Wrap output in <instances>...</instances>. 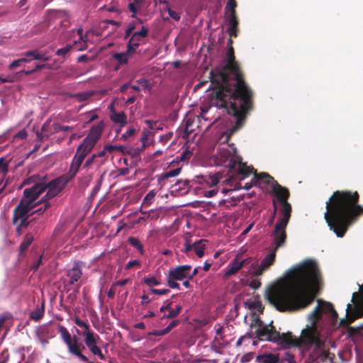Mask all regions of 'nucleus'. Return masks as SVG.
<instances>
[{
    "instance_id": "obj_13",
    "label": "nucleus",
    "mask_w": 363,
    "mask_h": 363,
    "mask_svg": "<svg viewBox=\"0 0 363 363\" xmlns=\"http://www.w3.org/2000/svg\"><path fill=\"white\" fill-rule=\"evenodd\" d=\"M58 123L48 119L42 125L40 131L37 132V137L40 140H55L54 135L58 133Z\"/></svg>"
},
{
    "instance_id": "obj_39",
    "label": "nucleus",
    "mask_w": 363,
    "mask_h": 363,
    "mask_svg": "<svg viewBox=\"0 0 363 363\" xmlns=\"http://www.w3.org/2000/svg\"><path fill=\"white\" fill-rule=\"evenodd\" d=\"M149 30L147 27L143 26L139 31H135L133 33L132 37L130 39L137 41L136 38L140 37V38H146L148 35Z\"/></svg>"
},
{
    "instance_id": "obj_35",
    "label": "nucleus",
    "mask_w": 363,
    "mask_h": 363,
    "mask_svg": "<svg viewBox=\"0 0 363 363\" xmlns=\"http://www.w3.org/2000/svg\"><path fill=\"white\" fill-rule=\"evenodd\" d=\"M155 196H156V191L154 189L150 191L146 194L145 198L143 199L142 205H145V206H150V205H151L152 203L154 201V199H155Z\"/></svg>"
},
{
    "instance_id": "obj_58",
    "label": "nucleus",
    "mask_w": 363,
    "mask_h": 363,
    "mask_svg": "<svg viewBox=\"0 0 363 363\" xmlns=\"http://www.w3.org/2000/svg\"><path fill=\"white\" fill-rule=\"evenodd\" d=\"M254 226V223H252L250 224H249L246 228L242 232V233L240 234V237H244L245 236L252 228V227Z\"/></svg>"
},
{
    "instance_id": "obj_61",
    "label": "nucleus",
    "mask_w": 363,
    "mask_h": 363,
    "mask_svg": "<svg viewBox=\"0 0 363 363\" xmlns=\"http://www.w3.org/2000/svg\"><path fill=\"white\" fill-rule=\"evenodd\" d=\"M130 87V83L128 82V83H125V84H123V85H121L119 89V91L121 93H125L126 91V90Z\"/></svg>"
},
{
    "instance_id": "obj_38",
    "label": "nucleus",
    "mask_w": 363,
    "mask_h": 363,
    "mask_svg": "<svg viewBox=\"0 0 363 363\" xmlns=\"http://www.w3.org/2000/svg\"><path fill=\"white\" fill-rule=\"evenodd\" d=\"M145 284H146L150 289H153V286H158L160 284V281L154 276H149L145 277L143 279Z\"/></svg>"
},
{
    "instance_id": "obj_24",
    "label": "nucleus",
    "mask_w": 363,
    "mask_h": 363,
    "mask_svg": "<svg viewBox=\"0 0 363 363\" xmlns=\"http://www.w3.org/2000/svg\"><path fill=\"white\" fill-rule=\"evenodd\" d=\"M55 335V330L51 325L45 324L39 326L36 330V336H43L52 338Z\"/></svg>"
},
{
    "instance_id": "obj_14",
    "label": "nucleus",
    "mask_w": 363,
    "mask_h": 363,
    "mask_svg": "<svg viewBox=\"0 0 363 363\" xmlns=\"http://www.w3.org/2000/svg\"><path fill=\"white\" fill-rule=\"evenodd\" d=\"M99 340V336L97 334H95L94 332H87L86 333L85 336H84V342L86 346L89 348V351L94 355L98 356L101 360H104L105 356L97 345Z\"/></svg>"
},
{
    "instance_id": "obj_34",
    "label": "nucleus",
    "mask_w": 363,
    "mask_h": 363,
    "mask_svg": "<svg viewBox=\"0 0 363 363\" xmlns=\"http://www.w3.org/2000/svg\"><path fill=\"white\" fill-rule=\"evenodd\" d=\"M44 314V303H43L40 307H37L34 311H33L30 317L31 319L38 321L39 320Z\"/></svg>"
},
{
    "instance_id": "obj_64",
    "label": "nucleus",
    "mask_w": 363,
    "mask_h": 363,
    "mask_svg": "<svg viewBox=\"0 0 363 363\" xmlns=\"http://www.w3.org/2000/svg\"><path fill=\"white\" fill-rule=\"evenodd\" d=\"M128 281V279H121L115 282L113 286H124L125 285Z\"/></svg>"
},
{
    "instance_id": "obj_19",
    "label": "nucleus",
    "mask_w": 363,
    "mask_h": 363,
    "mask_svg": "<svg viewBox=\"0 0 363 363\" xmlns=\"http://www.w3.org/2000/svg\"><path fill=\"white\" fill-rule=\"evenodd\" d=\"M82 265V263L80 261H74L72 267L67 271V276L69 278V284L73 285L81 279Z\"/></svg>"
},
{
    "instance_id": "obj_26",
    "label": "nucleus",
    "mask_w": 363,
    "mask_h": 363,
    "mask_svg": "<svg viewBox=\"0 0 363 363\" xmlns=\"http://www.w3.org/2000/svg\"><path fill=\"white\" fill-rule=\"evenodd\" d=\"M256 361L258 363H277L279 357L272 353L262 354L257 356Z\"/></svg>"
},
{
    "instance_id": "obj_54",
    "label": "nucleus",
    "mask_w": 363,
    "mask_h": 363,
    "mask_svg": "<svg viewBox=\"0 0 363 363\" xmlns=\"http://www.w3.org/2000/svg\"><path fill=\"white\" fill-rule=\"evenodd\" d=\"M140 263L139 260H138V259L130 260L126 264L125 269H128L131 268L133 266H140Z\"/></svg>"
},
{
    "instance_id": "obj_15",
    "label": "nucleus",
    "mask_w": 363,
    "mask_h": 363,
    "mask_svg": "<svg viewBox=\"0 0 363 363\" xmlns=\"http://www.w3.org/2000/svg\"><path fill=\"white\" fill-rule=\"evenodd\" d=\"M251 261L252 259L250 257L241 259V256L240 255H237L225 267L224 269V276L225 277H229L237 274L242 267L249 264Z\"/></svg>"
},
{
    "instance_id": "obj_42",
    "label": "nucleus",
    "mask_w": 363,
    "mask_h": 363,
    "mask_svg": "<svg viewBox=\"0 0 363 363\" xmlns=\"http://www.w3.org/2000/svg\"><path fill=\"white\" fill-rule=\"evenodd\" d=\"M93 94L94 93L91 91L80 92L76 94L75 97L79 101H84L88 100L91 96H93Z\"/></svg>"
},
{
    "instance_id": "obj_2",
    "label": "nucleus",
    "mask_w": 363,
    "mask_h": 363,
    "mask_svg": "<svg viewBox=\"0 0 363 363\" xmlns=\"http://www.w3.org/2000/svg\"><path fill=\"white\" fill-rule=\"evenodd\" d=\"M308 323L302 329L300 340L295 341L289 334L279 333L273 326H259L256 330L257 337L261 341L277 343L284 347L298 344L304 351L314 352L325 350L329 335L340 326L348 324L345 318L337 321V313L330 303L318 301L314 310L308 315Z\"/></svg>"
},
{
    "instance_id": "obj_56",
    "label": "nucleus",
    "mask_w": 363,
    "mask_h": 363,
    "mask_svg": "<svg viewBox=\"0 0 363 363\" xmlns=\"http://www.w3.org/2000/svg\"><path fill=\"white\" fill-rule=\"evenodd\" d=\"M7 185V181L4 179L3 175H0V194L4 190Z\"/></svg>"
},
{
    "instance_id": "obj_29",
    "label": "nucleus",
    "mask_w": 363,
    "mask_h": 363,
    "mask_svg": "<svg viewBox=\"0 0 363 363\" xmlns=\"http://www.w3.org/2000/svg\"><path fill=\"white\" fill-rule=\"evenodd\" d=\"M57 327H58L61 337L63 340V341L65 342V343L67 345H70L71 342L73 341V338L72 337L69 331L63 325H58Z\"/></svg>"
},
{
    "instance_id": "obj_59",
    "label": "nucleus",
    "mask_w": 363,
    "mask_h": 363,
    "mask_svg": "<svg viewBox=\"0 0 363 363\" xmlns=\"http://www.w3.org/2000/svg\"><path fill=\"white\" fill-rule=\"evenodd\" d=\"M134 24H129L125 32V38H128L134 30Z\"/></svg>"
},
{
    "instance_id": "obj_30",
    "label": "nucleus",
    "mask_w": 363,
    "mask_h": 363,
    "mask_svg": "<svg viewBox=\"0 0 363 363\" xmlns=\"http://www.w3.org/2000/svg\"><path fill=\"white\" fill-rule=\"evenodd\" d=\"M139 130L138 127L130 126L126 131L121 136V140L124 142H128L130 138Z\"/></svg>"
},
{
    "instance_id": "obj_46",
    "label": "nucleus",
    "mask_w": 363,
    "mask_h": 363,
    "mask_svg": "<svg viewBox=\"0 0 363 363\" xmlns=\"http://www.w3.org/2000/svg\"><path fill=\"white\" fill-rule=\"evenodd\" d=\"M28 136V133L25 129H23L13 135V140H23Z\"/></svg>"
},
{
    "instance_id": "obj_45",
    "label": "nucleus",
    "mask_w": 363,
    "mask_h": 363,
    "mask_svg": "<svg viewBox=\"0 0 363 363\" xmlns=\"http://www.w3.org/2000/svg\"><path fill=\"white\" fill-rule=\"evenodd\" d=\"M58 133L62 132L64 134H66L67 133L73 132L74 130V126L71 125H62L60 123H58Z\"/></svg>"
},
{
    "instance_id": "obj_48",
    "label": "nucleus",
    "mask_w": 363,
    "mask_h": 363,
    "mask_svg": "<svg viewBox=\"0 0 363 363\" xmlns=\"http://www.w3.org/2000/svg\"><path fill=\"white\" fill-rule=\"evenodd\" d=\"M96 159V156L94 155H92L90 157H89L84 162L83 167L84 168H89L92 164H94V161Z\"/></svg>"
},
{
    "instance_id": "obj_32",
    "label": "nucleus",
    "mask_w": 363,
    "mask_h": 363,
    "mask_svg": "<svg viewBox=\"0 0 363 363\" xmlns=\"http://www.w3.org/2000/svg\"><path fill=\"white\" fill-rule=\"evenodd\" d=\"M140 43L138 41H135L130 38L127 44V49L125 52L130 57L138 48Z\"/></svg>"
},
{
    "instance_id": "obj_60",
    "label": "nucleus",
    "mask_w": 363,
    "mask_h": 363,
    "mask_svg": "<svg viewBox=\"0 0 363 363\" xmlns=\"http://www.w3.org/2000/svg\"><path fill=\"white\" fill-rule=\"evenodd\" d=\"M217 344H219L218 341L217 340V338L215 337L213 342V345H211V348H212V350L216 352V353H218L220 354V350L217 347Z\"/></svg>"
},
{
    "instance_id": "obj_4",
    "label": "nucleus",
    "mask_w": 363,
    "mask_h": 363,
    "mask_svg": "<svg viewBox=\"0 0 363 363\" xmlns=\"http://www.w3.org/2000/svg\"><path fill=\"white\" fill-rule=\"evenodd\" d=\"M86 156L76 150L67 173L49 182L41 181L38 176H32L24 181V184H33L23 190V196L13 211V223L21 234L23 228L35 219L30 217L42 214L50 206L49 200L56 196L79 171Z\"/></svg>"
},
{
    "instance_id": "obj_52",
    "label": "nucleus",
    "mask_w": 363,
    "mask_h": 363,
    "mask_svg": "<svg viewBox=\"0 0 363 363\" xmlns=\"http://www.w3.org/2000/svg\"><path fill=\"white\" fill-rule=\"evenodd\" d=\"M283 359L286 361L288 363H296L294 354L290 352H286L285 357Z\"/></svg>"
},
{
    "instance_id": "obj_40",
    "label": "nucleus",
    "mask_w": 363,
    "mask_h": 363,
    "mask_svg": "<svg viewBox=\"0 0 363 363\" xmlns=\"http://www.w3.org/2000/svg\"><path fill=\"white\" fill-rule=\"evenodd\" d=\"M74 323L77 325L79 327H82L84 328V330L82 332V336H85L86 333H92V331L90 330L89 325L84 322V320L79 319V318H75Z\"/></svg>"
},
{
    "instance_id": "obj_33",
    "label": "nucleus",
    "mask_w": 363,
    "mask_h": 363,
    "mask_svg": "<svg viewBox=\"0 0 363 363\" xmlns=\"http://www.w3.org/2000/svg\"><path fill=\"white\" fill-rule=\"evenodd\" d=\"M113 59L117 60L118 65H126L128 62L129 56L125 52H116L113 55Z\"/></svg>"
},
{
    "instance_id": "obj_25",
    "label": "nucleus",
    "mask_w": 363,
    "mask_h": 363,
    "mask_svg": "<svg viewBox=\"0 0 363 363\" xmlns=\"http://www.w3.org/2000/svg\"><path fill=\"white\" fill-rule=\"evenodd\" d=\"M266 173H262V174H255V176H254V178L252 181L251 183H246L245 185V189L248 190L250 189L252 186V184L255 185V186H257L259 188H262V184H267L269 186V189H271V182L269 184H267L266 182H264V181L263 179H262L261 178L263 177V174H265ZM271 191V189H269V191Z\"/></svg>"
},
{
    "instance_id": "obj_12",
    "label": "nucleus",
    "mask_w": 363,
    "mask_h": 363,
    "mask_svg": "<svg viewBox=\"0 0 363 363\" xmlns=\"http://www.w3.org/2000/svg\"><path fill=\"white\" fill-rule=\"evenodd\" d=\"M23 57L13 61L9 66V69L19 67L22 63L30 62L32 60H40L46 62L49 60V57L45 52L38 50H28L22 54Z\"/></svg>"
},
{
    "instance_id": "obj_55",
    "label": "nucleus",
    "mask_w": 363,
    "mask_h": 363,
    "mask_svg": "<svg viewBox=\"0 0 363 363\" xmlns=\"http://www.w3.org/2000/svg\"><path fill=\"white\" fill-rule=\"evenodd\" d=\"M145 124L147 125L149 129L155 130L157 129V122L151 120H145Z\"/></svg>"
},
{
    "instance_id": "obj_44",
    "label": "nucleus",
    "mask_w": 363,
    "mask_h": 363,
    "mask_svg": "<svg viewBox=\"0 0 363 363\" xmlns=\"http://www.w3.org/2000/svg\"><path fill=\"white\" fill-rule=\"evenodd\" d=\"M72 48V45H67L66 46L58 49L56 51V55L58 56H61L65 57L66 55L69 52V50Z\"/></svg>"
},
{
    "instance_id": "obj_21",
    "label": "nucleus",
    "mask_w": 363,
    "mask_h": 363,
    "mask_svg": "<svg viewBox=\"0 0 363 363\" xmlns=\"http://www.w3.org/2000/svg\"><path fill=\"white\" fill-rule=\"evenodd\" d=\"M96 143L97 141L86 135L76 150L87 156L91 152Z\"/></svg>"
},
{
    "instance_id": "obj_23",
    "label": "nucleus",
    "mask_w": 363,
    "mask_h": 363,
    "mask_svg": "<svg viewBox=\"0 0 363 363\" xmlns=\"http://www.w3.org/2000/svg\"><path fill=\"white\" fill-rule=\"evenodd\" d=\"M104 128V123L103 121H101L99 123H98L95 125H93L90 128L87 136L98 142V140L101 137Z\"/></svg>"
},
{
    "instance_id": "obj_22",
    "label": "nucleus",
    "mask_w": 363,
    "mask_h": 363,
    "mask_svg": "<svg viewBox=\"0 0 363 363\" xmlns=\"http://www.w3.org/2000/svg\"><path fill=\"white\" fill-rule=\"evenodd\" d=\"M77 33L79 35L78 40L74 41L73 45H72L77 51H82L87 48V36L86 35H83V29L79 28L77 30Z\"/></svg>"
},
{
    "instance_id": "obj_37",
    "label": "nucleus",
    "mask_w": 363,
    "mask_h": 363,
    "mask_svg": "<svg viewBox=\"0 0 363 363\" xmlns=\"http://www.w3.org/2000/svg\"><path fill=\"white\" fill-rule=\"evenodd\" d=\"M128 241L131 246L137 248L141 254L143 253V245L138 238L130 236L128 238Z\"/></svg>"
},
{
    "instance_id": "obj_51",
    "label": "nucleus",
    "mask_w": 363,
    "mask_h": 363,
    "mask_svg": "<svg viewBox=\"0 0 363 363\" xmlns=\"http://www.w3.org/2000/svg\"><path fill=\"white\" fill-rule=\"evenodd\" d=\"M150 135V132L147 130L144 129L142 132L140 140L143 142V143L145 144L146 141L148 140L149 136Z\"/></svg>"
},
{
    "instance_id": "obj_6",
    "label": "nucleus",
    "mask_w": 363,
    "mask_h": 363,
    "mask_svg": "<svg viewBox=\"0 0 363 363\" xmlns=\"http://www.w3.org/2000/svg\"><path fill=\"white\" fill-rule=\"evenodd\" d=\"M264 182L269 184L271 182L270 193L274 195L279 200L281 208L279 211L280 216L278 218L274 228L272 232V236H277L283 239H286V228L291 217V206L287 202L289 196V192L287 189L281 186L269 174H263L261 178Z\"/></svg>"
},
{
    "instance_id": "obj_16",
    "label": "nucleus",
    "mask_w": 363,
    "mask_h": 363,
    "mask_svg": "<svg viewBox=\"0 0 363 363\" xmlns=\"http://www.w3.org/2000/svg\"><path fill=\"white\" fill-rule=\"evenodd\" d=\"M194 183L189 180H178L170 187V193L174 196H183L191 191Z\"/></svg>"
},
{
    "instance_id": "obj_1",
    "label": "nucleus",
    "mask_w": 363,
    "mask_h": 363,
    "mask_svg": "<svg viewBox=\"0 0 363 363\" xmlns=\"http://www.w3.org/2000/svg\"><path fill=\"white\" fill-rule=\"evenodd\" d=\"M251 96L252 92L246 84L238 80L233 92L228 99L229 101L224 98L220 103L217 102L209 106L202 105L200 108L201 113L198 116L200 123H201V118L209 122L206 125L207 128L215 123L220 124L228 121L236 123L235 125H232L218 133L216 138L218 151L214 155L213 162L215 165L225 167L228 170H232L238 166L239 172L244 176L251 174L253 168L242 162L241 157L236 153L234 144H229L228 140L230 136L242 126L245 114L251 106Z\"/></svg>"
},
{
    "instance_id": "obj_5",
    "label": "nucleus",
    "mask_w": 363,
    "mask_h": 363,
    "mask_svg": "<svg viewBox=\"0 0 363 363\" xmlns=\"http://www.w3.org/2000/svg\"><path fill=\"white\" fill-rule=\"evenodd\" d=\"M358 194L335 191L326 202L324 218L330 230L342 238L354 218L363 213V206L357 205Z\"/></svg>"
},
{
    "instance_id": "obj_36",
    "label": "nucleus",
    "mask_w": 363,
    "mask_h": 363,
    "mask_svg": "<svg viewBox=\"0 0 363 363\" xmlns=\"http://www.w3.org/2000/svg\"><path fill=\"white\" fill-rule=\"evenodd\" d=\"M33 241V235L31 234H27L20 245V250L21 252L25 251L28 247V246L32 243Z\"/></svg>"
},
{
    "instance_id": "obj_11",
    "label": "nucleus",
    "mask_w": 363,
    "mask_h": 363,
    "mask_svg": "<svg viewBox=\"0 0 363 363\" xmlns=\"http://www.w3.org/2000/svg\"><path fill=\"white\" fill-rule=\"evenodd\" d=\"M237 3L235 0H228L224 9L225 21L227 26L226 31L230 38L238 35V21L235 15Z\"/></svg>"
},
{
    "instance_id": "obj_49",
    "label": "nucleus",
    "mask_w": 363,
    "mask_h": 363,
    "mask_svg": "<svg viewBox=\"0 0 363 363\" xmlns=\"http://www.w3.org/2000/svg\"><path fill=\"white\" fill-rule=\"evenodd\" d=\"M150 291L154 294L162 296L167 294L170 291L169 289H150Z\"/></svg>"
},
{
    "instance_id": "obj_7",
    "label": "nucleus",
    "mask_w": 363,
    "mask_h": 363,
    "mask_svg": "<svg viewBox=\"0 0 363 363\" xmlns=\"http://www.w3.org/2000/svg\"><path fill=\"white\" fill-rule=\"evenodd\" d=\"M225 62L226 63L225 66V69H226V71H220L216 76H214L212 72L210 73L211 82L216 83L217 87L220 91L224 89L228 86V75L226 72L227 71L233 74L237 77L236 84L235 86L237 85V82L238 80L244 82L238 77V67L236 62L235 61L234 51L233 48L232 46L228 48L225 56Z\"/></svg>"
},
{
    "instance_id": "obj_57",
    "label": "nucleus",
    "mask_w": 363,
    "mask_h": 363,
    "mask_svg": "<svg viewBox=\"0 0 363 363\" xmlns=\"http://www.w3.org/2000/svg\"><path fill=\"white\" fill-rule=\"evenodd\" d=\"M193 247H194L193 244H191L189 240H186L184 244V252L186 253H188L189 252H190L192 250Z\"/></svg>"
},
{
    "instance_id": "obj_50",
    "label": "nucleus",
    "mask_w": 363,
    "mask_h": 363,
    "mask_svg": "<svg viewBox=\"0 0 363 363\" xmlns=\"http://www.w3.org/2000/svg\"><path fill=\"white\" fill-rule=\"evenodd\" d=\"M249 286L252 289H257L261 286V282L258 279H252L250 281Z\"/></svg>"
},
{
    "instance_id": "obj_47",
    "label": "nucleus",
    "mask_w": 363,
    "mask_h": 363,
    "mask_svg": "<svg viewBox=\"0 0 363 363\" xmlns=\"http://www.w3.org/2000/svg\"><path fill=\"white\" fill-rule=\"evenodd\" d=\"M167 11L168 12V14L169 16L173 18L174 20L179 21L181 18V15L179 13L176 12L173 10H172L169 7L167 8Z\"/></svg>"
},
{
    "instance_id": "obj_41",
    "label": "nucleus",
    "mask_w": 363,
    "mask_h": 363,
    "mask_svg": "<svg viewBox=\"0 0 363 363\" xmlns=\"http://www.w3.org/2000/svg\"><path fill=\"white\" fill-rule=\"evenodd\" d=\"M182 306L177 305L174 308H172L169 311L168 314L164 315V317H166L167 318H174L179 314V313L182 311Z\"/></svg>"
},
{
    "instance_id": "obj_27",
    "label": "nucleus",
    "mask_w": 363,
    "mask_h": 363,
    "mask_svg": "<svg viewBox=\"0 0 363 363\" xmlns=\"http://www.w3.org/2000/svg\"><path fill=\"white\" fill-rule=\"evenodd\" d=\"M245 305L250 310H255L259 313L263 311L262 302L258 298L247 300L245 302Z\"/></svg>"
},
{
    "instance_id": "obj_20",
    "label": "nucleus",
    "mask_w": 363,
    "mask_h": 363,
    "mask_svg": "<svg viewBox=\"0 0 363 363\" xmlns=\"http://www.w3.org/2000/svg\"><path fill=\"white\" fill-rule=\"evenodd\" d=\"M182 170V167H177L173 169H170L167 171L161 174H158L156 176L157 181L160 187L164 186L167 183L169 182L170 178H174L177 177Z\"/></svg>"
},
{
    "instance_id": "obj_63",
    "label": "nucleus",
    "mask_w": 363,
    "mask_h": 363,
    "mask_svg": "<svg viewBox=\"0 0 363 363\" xmlns=\"http://www.w3.org/2000/svg\"><path fill=\"white\" fill-rule=\"evenodd\" d=\"M136 99V96L135 95H131L128 97V99L125 100V104L129 105L131 104H133Z\"/></svg>"
},
{
    "instance_id": "obj_3",
    "label": "nucleus",
    "mask_w": 363,
    "mask_h": 363,
    "mask_svg": "<svg viewBox=\"0 0 363 363\" xmlns=\"http://www.w3.org/2000/svg\"><path fill=\"white\" fill-rule=\"evenodd\" d=\"M320 282L316 262L306 259L288 269L284 278L267 289L265 297L279 311H295L313 301Z\"/></svg>"
},
{
    "instance_id": "obj_53",
    "label": "nucleus",
    "mask_w": 363,
    "mask_h": 363,
    "mask_svg": "<svg viewBox=\"0 0 363 363\" xmlns=\"http://www.w3.org/2000/svg\"><path fill=\"white\" fill-rule=\"evenodd\" d=\"M136 82L138 84L141 85L144 89H149L148 82L145 78H140Z\"/></svg>"
},
{
    "instance_id": "obj_18",
    "label": "nucleus",
    "mask_w": 363,
    "mask_h": 363,
    "mask_svg": "<svg viewBox=\"0 0 363 363\" xmlns=\"http://www.w3.org/2000/svg\"><path fill=\"white\" fill-rule=\"evenodd\" d=\"M69 352L75 357H77L81 362L84 363H93L89 362L86 356L82 353V350L85 349V347L82 344L79 343L76 337H73V341L71 342L70 345H67Z\"/></svg>"
},
{
    "instance_id": "obj_62",
    "label": "nucleus",
    "mask_w": 363,
    "mask_h": 363,
    "mask_svg": "<svg viewBox=\"0 0 363 363\" xmlns=\"http://www.w3.org/2000/svg\"><path fill=\"white\" fill-rule=\"evenodd\" d=\"M38 341L43 345H45L48 343V337L43 336H37Z\"/></svg>"
},
{
    "instance_id": "obj_17",
    "label": "nucleus",
    "mask_w": 363,
    "mask_h": 363,
    "mask_svg": "<svg viewBox=\"0 0 363 363\" xmlns=\"http://www.w3.org/2000/svg\"><path fill=\"white\" fill-rule=\"evenodd\" d=\"M108 109L110 119L113 123L119 125L121 128L124 127L128 123L125 113L124 111H117L115 109L113 102L108 106Z\"/></svg>"
},
{
    "instance_id": "obj_10",
    "label": "nucleus",
    "mask_w": 363,
    "mask_h": 363,
    "mask_svg": "<svg viewBox=\"0 0 363 363\" xmlns=\"http://www.w3.org/2000/svg\"><path fill=\"white\" fill-rule=\"evenodd\" d=\"M191 265L184 264L170 269L167 277V285L171 289L179 290L180 286L177 283V281H182L185 279H191L189 274V269H191Z\"/></svg>"
},
{
    "instance_id": "obj_28",
    "label": "nucleus",
    "mask_w": 363,
    "mask_h": 363,
    "mask_svg": "<svg viewBox=\"0 0 363 363\" xmlns=\"http://www.w3.org/2000/svg\"><path fill=\"white\" fill-rule=\"evenodd\" d=\"M206 240H199L195 241L193 243L194 250L195 251V253L199 257H201L204 255V250L206 247Z\"/></svg>"
},
{
    "instance_id": "obj_9",
    "label": "nucleus",
    "mask_w": 363,
    "mask_h": 363,
    "mask_svg": "<svg viewBox=\"0 0 363 363\" xmlns=\"http://www.w3.org/2000/svg\"><path fill=\"white\" fill-rule=\"evenodd\" d=\"M220 179L219 172H211L208 174L196 176L192 182L197 185L194 187L195 189H198L204 196L210 198L219 193L216 185Z\"/></svg>"
},
{
    "instance_id": "obj_31",
    "label": "nucleus",
    "mask_w": 363,
    "mask_h": 363,
    "mask_svg": "<svg viewBox=\"0 0 363 363\" xmlns=\"http://www.w3.org/2000/svg\"><path fill=\"white\" fill-rule=\"evenodd\" d=\"M11 162V159L7 157H0V175L4 177L9 172V164Z\"/></svg>"
},
{
    "instance_id": "obj_43",
    "label": "nucleus",
    "mask_w": 363,
    "mask_h": 363,
    "mask_svg": "<svg viewBox=\"0 0 363 363\" xmlns=\"http://www.w3.org/2000/svg\"><path fill=\"white\" fill-rule=\"evenodd\" d=\"M84 116L86 119V123H91L99 118V116L95 113V110H91L90 111L86 112Z\"/></svg>"
},
{
    "instance_id": "obj_8",
    "label": "nucleus",
    "mask_w": 363,
    "mask_h": 363,
    "mask_svg": "<svg viewBox=\"0 0 363 363\" xmlns=\"http://www.w3.org/2000/svg\"><path fill=\"white\" fill-rule=\"evenodd\" d=\"M271 245L266 249L267 253L261 260L260 264L255 269H252V274L258 277L262 275L264 272L267 271L274 262L277 250L282 247L286 240L277 236L270 235Z\"/></svg>"
}]
</instances>
